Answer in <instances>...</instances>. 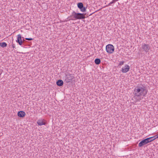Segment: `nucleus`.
I'll return each mask as SVG.
<instances>
[{
  "instance_id": "nucleus-1",
  "label": "nucleus",
  "mask_w": 158,
  "mask_h": 158,
  "mask_svg": "<svg viewBox=\"0 0 158 158\" xmlns=\"http://www.w3.org/2000/svg\"><path fill=\"white\" fill-rule=\"evenodd\" d=\"M148 90L145 86L143 85H138L134 90V98H136L141 96H145Z\"/></svg>"
},
{
  "instance_id": "nucleus-2",
  "label": "nucleus",
  "mask_w": 158,
  "mask_h": 158,
  "mask_svg": "<svg viewBox=\"0 0 158 158\" xmlns=\"http://www.w3.org/2000/svg\"><path fill=\"white\" fill-rule=\"evenodd\" d=\"M72 15L75 19H81L85 18V14L77 13L74 11L72 12Z\"/></svg>"
},
{
  "instance_id": "nucleus-3",
  "label": "nucleus",
  "mask_w": 158,
  "mask_h": 158,
  "mask_svg": "<svg viewBox=\"0 0 158 158\" xmlns=\"http://www.w3.org/2000/svg\"><path fill=\"white\" fill-rule=\"evenodd\" d=\"M150 48L151 47L149 44L144 43L142 44L141 47L140 48V49L142 50L143 51L146 53L149 52Z\"/></svg>"
},
{
  "instance_id": "nucleus-4",
  "label": "nucleus",
  "mask_w": 158,
  "mask_h": 158,
  "mask_svg": "<svg viewBox=\"0 0 158 158\" xmlns=\"http://www.w3.org/2000/svg\"><path fill=\"white\" fill-rule=\"evenodd\" d=\"M114 46L110 44H109L106 46V50L108 53L111 54L114 51Z\"/></svg>"
},
{
  "instance_id": "nucleus-5",
  "label": "nucleus",
  "mask_w": 158,
  "mask_h": 158,
  "mask_svg": "<svg viewBox=\"0 0 158 158\" xmlns=\"http://www.w3.org/2000/svg\"><path fill=\"white\" fill-rule=\"evenodd\" d=\"M74 78L73 74H66L65 79V81L67 83H68L70 82Z\"/></svg>"
},
{
  "instance_id": "nucleus-6",
  "label": "nucleus",
  "mask_w": 158,
  "mask_h": 158,
  "mask_svg": "<svg viewBox=\"0 0 158 158\" xmlns=\"http://www.w3.org/2000/svg\"><path fill=\"white\" fill-rule=\"evenodd\" d=\"M150 139H149L148 138L143 140L139 143L138 144L139 147H143L148 143L151 142Z\"/></svg>"
},
{
  "instance_id": "nucleus-7",
  "label": "nucleus",
  "mask_w": 158,
  "mask_h": 158,
  "mask_svg": "<svg viewBox=\"0 0 158 158\" xmlns=\"http://www.w3.org/2000/svg\"><path fill=\"white\" fill-rule=\"evenodd\" d=\"M16 42L18 43L21 46L22 44V37L20 34H19L17 35V40H16Z\"/></svg>"
},
{
  "instance_id": "nucleus-8",
  "label": "nucleus",
  "mask_w": 158,
  "mask_h": 158,
  "mask_svg": "<svg viewBox=\"0 0 158 158\" xmlns=\"http://www.w3.org/2000/svg\"><path fill=\"white\" fill-rule=\"evenodd\" d=\"M130 69L129 66L126 64L125 65L124 67H123L122 69V71L123 73H126L128 72Z\"/></svg>"
},
{
  "instance_id": "nucleus-9",
  "label": "nucleus",
  "mask_w": 158,
  "mask_h": 158,
  "mask_svg": "<svg viewBox=\"0 0 158 158\" xmlns=\"http://www.w3.org/2000/svg\"><path fill=\"white\" fill-rule=\"evenodd\" d=\"M25 113L23 111H19L18 113V115L20 117L23 118L25 116Z\"/></svg>"
},
{
  "instance_id": "nucleus-10",
  "label": "nucleus",
  "mask_w": 158,
  "mask_h": 158,
  "mask_svg": "<svg viewBox=\"0 0 158 158\" xmlns=\"http://www.w3.org/2000/svg\"><path fill=\"white\" fill-rule=\"evenodd\" d=\"M56 84L58 86H61L63 85V82L61 80H59L57 81Z\"/></svg>"
},
{
  "instance_id": "nucleus-11",
  "label": "nucleus",
  "mask_w": 158,
  "mask_h": 158,
  "mask_svg": "<svg viewBox=\"0 0 158 158\" xmlns=\"http://www.w3.org/2000/svg\"><path fill=\"white\" fill-rule=\"evenodd\" d=\"M37 124L39 126H41L43 125H45V123L44 122L42 119H39L37 121Z\"/></svg>"
},
{
  "instance_id": "nucleus-12",
  "label": "nucleus",
  "mask_w": 158,
  "mask_h": 158,
  "mask_svg": "<svg viewBox=\"0 0 158 158\" xmlns=\"http://www.w3.org/2000/svg\"><path fill=\"white\" fill-rule=\"evenodd\" d=\"M149 139H150L151 140V142L155 140L156 139L158 138V134L156 135L155 136L152 137H151L148 138Z\"/></svg>"
},
{
  "instance_id": "nucleus-13",
  "label": "nucleus",
  "mask_w": 158,
  "mask_h": 158,
  "mask_svg": "<svg viewBox=\"0 0 158 158\" xmlns=\"http://www.w3.org/2000/svg\"><path fill=\"white\" fill-rule=\"evenodd\" d=\"M75 19L73 18V16L72 15L70 16H69L67 18V20H66L65 21L67 22L69 21L70 20H74Z\"/></svg>"
},
{
  "instance_id": "nucleus-14",
  "label": "nucleus",
  "mask_w": 158,
  "mask_h": 158,
  "mask_svg": "<svg viewBox=\"0 0 158 158\" xmlns=\"http://www.w3.org/2000/svg\"><path fill=\"white\" fill-rule=\"evenodd\" d=\"M94 62L96 64H99L101 63V60L99 58H96Z\"/></svg>"
},
{
  "instance_id": "nucleus-15",
  "label": "nucleus",
  "mask_w": 158,
  "mask_h": 158,
  "mask_svg": "<svg viewBox=\"0 0 158 158\" xmlns=\"http://www.w3.org/2000/svg\"><path fill=\"white\" fill-rule=\"evenodd\" d=\"M7 45V44L5 42H2L0 43V46L2 48H4L6 47Z\"/></svg>"
},
{
  "instance_id": "nucleus-16",
  "label": "nucleus",
  "mask_w": 158,
  "mask_h": 158,
  "mask_svg": "<svg viewBox=\"0 0 158 158\" xmlns=\"http://www.w3.org/2000/svg\"><path fill=\"white\" fill-rule=\"evenodd\" d=\"M86 7L83 6V7H81L80 8H79L80 10L83 12H85L86 11Z\"/></svg>"
},
{
  "instance_id": "nucleus-17",
  "label": "nucleus",
  "mask_w": 158,
  "mask_h": 158,
  "mask_svg": "<svg viewBox=\"0 0 158 158\" xmlns=\"http://www.w3.org/2000/svg\"><path fill=\"white\" fill-rule=\"evenodd\" d=\"M77 7L79 8H80L81 7H83V5L82 2H79L77 3Z\"/></svg>"
},
{
  "instance_id": "nucleus-18",
  "label": "nucleus",
  "mask_w": 158,
  "mask_h": 158,
  "mask_svg": "<svg viewBox=\"0 0 158 158\" xmlns=\"http://www.w3.org/2000/svg\"><path fill=\"white\" fill-rule=\"evenodd\" d=\"M124 63V62L123 61H120L119 65H118V66L122 65Z\"/></svg>"
},
{
  "instance_id": "nucleus-19",
  "label": "nucleus",
  "mask_w": 158,
  "mask_h": 158,
  "mask_svg": "<svg viewBox=\"0 0 158 158\" xmlns=\"http://www.w3.org/2000/svg\"><path fill=\"white\" fill-rule=\"evenodd\" d=\"M113 3V2L111 1V2H110L108 5H106L107 6H109L111 5V4Z\"/></svg>"
},
{
  "instance_id": "nucleus-20",
  "label": "nucleus",
  "mask_w": 158,
  "mask_h": 158,
  "mask_svg": "<svg viewBox=\"0 0 158 158\" xmlns=\"http://www.w3.org/2000/svg\"><path fill=\"white\" fill-rule=\"evenodd\" d=\"M25 39L28 40H32L33 39L32 38H25Z\"/></svg>"
},
{
  "instance_id": "nucleus-21",
  "label": "nucleus",
  "mask_w": 158,
  "mask_h": 158,
  "mask_svg": "<svg viewBox=\"0 0 158 158\" xmlns=\"http://www.w3.org/2000/svg\"><path fill=\"white\" fill-rule=\"evenodd\" d=\"M12 47H13V48H15V44H13V45H12Z\"/></svg>"
},
{
  "instance_id": "nucleus-22",
  "label": "nucleus",
  "mask_w": 158,
  "mask_h": 158,
  "mask_svg": "<svg viewBox=\"0 0 158 158\" xmlns=\"http://www.w3.org/2000/svg\"><path fill=\"white\" fill-rule=\"evenodd\" d=\"M141 100V98H140L139 99H138V100L139 101Z\"/></svg>"
},
{
  "instance_id": "nucleus-23",
  "label": "nucleus",
  "mask_w": 158,
  "mask_h": 158,
  "mask_svg": "<svg viewBox=\"0 0 158 158\" xmlns=\"http://www.w3.org/2000/svg\"><path fill=\"white\" fill-rule=\"evenodd\" d=\"M24 41H25V40H23V42H24Z\"/></svg>"
}]
</instances>
